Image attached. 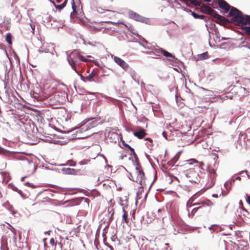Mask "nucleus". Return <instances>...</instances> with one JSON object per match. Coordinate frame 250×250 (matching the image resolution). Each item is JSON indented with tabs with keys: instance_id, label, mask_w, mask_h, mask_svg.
<instances>
[{
	"instance_id": "nucleus-8",
	"label": "nucleus",
	"mask_w": 250,
	"mask_h": 250,
	"mask_svg": "<svg viewBox=\"0 0 250 250\" xmlns=\"http://www.w3.org/2000/svg\"><path fill=\"white\" fill-rule=\"evenodd\" d=\"M218 5L219 7L224 10V13H227L229 10L231 9L232 6H230L225 0H219L218 1Z\"/></svg>"
},
{
	"instance_id": "nucleus-25",
	"label": "nucleus",
	"mask_w": 250,
	"mask_h": 250,
	"mask_svg": "<svg viewBox=\"0 0 250 250\" xmlns=\"http://www.w3.org/2000/svg\"><path fill=\"white\" fill-rule=\"evenodd\" d=\"M122 144L124 146L127 147L130 150L132 155L135 153L134 148L131 147L129 145L126 144L124 141H122Z\"/></svg>"
},
{
	"instance_id": "nucleus-10",
	"label": "nucleus",
	"mask_w": 250,
	"mask_h": 250,
	"mask_svg": "<svg viewBox=\"0 0 250 250\" xmlns=\"http://www.w3.org/2000/svg\"><path fill=\"white\" fill-rule=\"evenodd\" d=\"M13 96V93L11 91V89L4 87V93L3 94V97L6 101V103H10L12 102L11 97Z\"/></svg>"
},
{
	"instance_id": "nucleus-60",
	"label": "nucleus",
	"mask_w": 250,
	"mask_h": 250,
	"mask_svg": "<svg viewBox=\"0 0 250 250\" xmlns=\"http://www.w3.org/2000/svg\"><path fill=\"white\" fill-rule=\"evenodd\" d=\"M26 177H22L21 178V181H23L24 180V179Z\"/></svg>"
},
{
	"instance_id": "nucleus-11",
	"label": "nucleus",
	"mask_w": 250,
	"mask_h": 250,
	"mask_svg": "<svg viewBox=\"0 0 250 250\" xmlns=\"http://www.w3.org/2000/svg\"><path fill=\"white\" fill-rule=\"evenodd\" d=\"M61 171L65 174L76 175L78 173L79 170L69 167H63L62 168Z\"/></svg>"
},
{
	"instance_id": "nucleus-59",
	"label": "nucleus",
	"mask_w": 250,
	"mask_h": 250,
	"mask_svg": "<svg viewBox=\"0 0 250 250\" xmlns=\"http://www.w3.org/2000/svg\"><path fill=\"white\" fill-rule=\"evenodd\" d=\"M50 231H51L50 230H49V231H45V232H44V234H45V235H46V234H49V233H50Z\"/></svg>"
},
{
	"instance_id": "nucleus-61",
	"label": "nucleus",
	"mask_w": 250,
	"mask_h": 250,
	"mask_svg": "<svg viewBox=\"0 0 250 250\" xmlns=\"http://www.w3.org/2000/svg\"><path fill=\"white\" fill-rule=\"evenodd\" d=\"M229 38H225V37H222V39H221V40H226L227 39H228Z\"/></svg>"
},
{
	"instance_id": "nucleus-28",
	"label": "nucleus",
	"mask_w": 250,
	"mask_h": 250,
	"mask_svg": "<svg viewBox=\"0 0 250 250\" xmlns=\"http://www.w3.org/2000/svg\"><path fill=\"white\" fill-rule=\"evenodd\" d=\"M6 42L9 44H12V37L10 33H7L6 36V39H5Z\"/></svg>"
},
{
	"instance_id": "nucleus-50",
	"label": "nucleus",
	"mask_w": 250,
	"mask_h": 250,
	"mask_svg": "<svg viewBox=\"0 0 250 250\" xmlns=\"http://www.w3.org/2000/svg\"><path fill=\"white\" fill-rule=\"evenodd\" d=\"M162 135L166 140H167V133L166 131H164L162 132Z\"/></svg>"
},
{
	"instance_id": "nucleus-52",
	"label": "nucleus",
	"mask_w": 250,
	"mask_h": 250,
	"mask_svg": "<svg viewBox=\"0 0 250 250\" xmlns=\"http://www.w3.org/2000/svg\"><path fill=\"white\" fill-rule=\"evenodd\" d=\"M246 201L247 203H248L250 205V195L247 196V198L246 199Z\"/></svg>"
},
{
	"instance_id": "nucleus-54",
	"label": "nucleus",
	"mask_w": 250,
	"mask_h": 250,
	"mask_svg": "<svg viewBox=\"0 0 250 250\" xmlns=\"http://www.w3.org/2000/svg\"><path fill=\"white\" fill-rule=\"evenodd\" d=\"M139 85H140L141 87H143V86H145V83H144V82H141V83H140V84Z\"/></svg>"
},
{
	"instance_id": "nucleus-4",
	"label": "nucleus",
	"mask_w": 250,
	"mask_h": 250,
	"mask_svg": "<svg viewBox=\"0 0 250 250\" xmlns=\"http://www.w3.org/2000/svg\"><path fill=\"white\" fill-rule=\"evenodd\" d=\"M38 45L42 44V45L38 47V51L39 53H50V55H51L52 58L53 60H55L57 57L58 54L55 51V49L52 47V51H50L49 49L46 48L47 43H42V42L40 40H38Z\"/></svg>"
},
{
	"instance_id": "nucleus-27",
	"label": "nucleus",
	"mask_w": 250,
	"mask_h": 250,
	"mask_svg": "<svg viewBox=\"0 0 250 250\" xmlns=\"http://www.w3.org/2000/svg\"><path fill=\"white\" fill-rule=\"evenodd\" d=\"M231 186L228 185V186L227 187H224L226 188V191H222L221 194H223V196L227 195V194L228 193V192L231 189Z\"/></svg>"
},
{
	"instance_id": "nucleus-64",
	"label": "nucleus",
	"mask_w": 250,
	"mask_h": 250,
	"mask_svg": "<svg viewBox=\"0 0 250 250\" xmlns=\"http://www.w3.org/2000/svg\"><path fill=\"white\" fill-rule=\"evenodd\" d=\"M212 196L213 197H218L217 194H214L212 195Z\"/></svg>"
},
{
	"instance_id": "nucleus-46",
	"label": "nucleus",
	"mask_w": 250,
	"mask_h": 250,
	"mask_svg": "<svg viewBox=\"0 0 250 250\" xmlns=\"http://www.w3.org/2000/svg\"><path fill=\"white\" fill-rule=\"evenodd\" d=\"M247 172H248V171L247 170H245V171L243 170V171L239 172V174L242 175L244 173H245V174L247 175L248 178H250V176L248 174Z\"/></svg>"
},
{
	"instance_id": "nucleus-40",
	"label": "nucleus",
	"mask_w": 250,
	"mask_h": 250,
	"mask_svg": "<svg viewBox=\"0 0 250 250\" xmlns=\"http://www.w3.org/2000/svg\"><path fill=\"white\" fill-rule=\"evenodd\" d=\"M7 204L8 205V209L12 212L13 214H15L16 213V211L13 210V207L12 205H10L8 203H7Z\"/></svg>"
},
{
	"instance_id": "nucleus-48",
	"label": "nucleus",
	"mask_w": 250,
	"mask_h": 250,
	"mask_svg": "<svg viewBox=\"0 0 250 250\" xmlns=\"http://www.w3.org/2000/svg\"><path fill=\"white\" fill-rule=\"evenodd\" d=\"M131 77H132V78H133V80H134V81H135V82H136V83L138 85H139V84H140V82H139V80H138V79H137L135 78L134 77V76H133L132 75H131Z\"/></svg>"
},
{
	"instance_id": "nucleus-33",
	"label": "nucleus",
	"mask_w": 250,
	"mask_h": 250,
	"mask_svg": "<svg viewBox=\"0 0 250 250\" xmlns=\"http://www.w3.org/2000/svg\"><path fill=\"white\" fill-rule=\"evenodd\" d=\"M90 161V159H83V160L81 161L79 163V164L81 166L85 165H87Z\"/></svg>"
},
{
	"instance_id": "nucleus-37",
	"label": "nucleus",
	"mask_w": 250,
	"mask_h": 250,
	"mask_svg": "<svg viewBox=\"0 0 250 250\" xmlns=\"http://www.w3.org/2000/svg\"><path fill=\"white\" fill-rule=\"evenodd\" d=\"M144 46L145 48L149 50V51H151V50H153V47H154L155 46L152 45L151 44H147L146 45H145Z\"/></svg>"
},
{
	"instance_id": "nucleus-13",
	"label": "nucleus",
	"mask_w": 250,
	"mask_h": 250,
	"mask_svg": "<svg viewBox=\"0 0 250 250\" xmlns=\"http://www.w3.org/2000/svg\"><path fill=\"white\" fill-rule=\"evenodd\" d=\"M146 134L145 129L141 127L139 128V130L133 132V135L140 139L143 138Z\"/></svg>"
},
{
	"instance_id": "nucleus-55",
	"label": "nucleus",
	"mask_w": 250,
	"mask_h": 250,
	"mask_svg": "<svg viewBox=\"0 0 250 250\" xmlns=\"http://www.w3.org/2000/svg\"><path fill=\"white\" fill-rule=\"evenodd\" d=\"M146 140L149 141L150 142H152V140L150 138H146L145 139Z\"/></svg>"
},
{
	"instance_id": "nucleus-36",
	"label": "nucleus",
	"mask_w": 250,
	"mask_h": 250,
	"mask_svg": "<svg viewBox=\"0 0 250 250\" xmlns=\"http://www.w3.org/2000/svg\"><path fill=\"white\" fill-rule=\"evenodd\" d=\"M71 167H75L76 165V163L73 160H69L67 161V164Z\"/></svg>"
},
{
	"instance_id": "nucleus-38",
	"label": "nucleus",
	"mask_w": 250,
	"mask_h": 250,
	"mask_svg": "<svg viewBox=\"0 0 250 250\" xmlns=\"http://www.w3.org/2000/svg\"><path fill=\"white\" fill-rule=\"evenodd\" d=\"M243 29L247 34L250 35V26H244Z\"/></svg>"
},
{
	"instance_id": "nucleus-34",
	"label": "nucleus",
	"mask_w": 250,
	"mask_h": 250,
	"mask_svg": "<svg viewBox=\"0 0 250 250\" xmlns=\"http://www.w3.org/2000/svg\"><path fill=\"white\" fill-rule=\"evenodd\" d=\"M202 7L204 8L209 14L210 12H213V9L209 6L203 5Z\"/></svg>"
},
{
	"instance_id": "nucleus-44",
	"label": "nucleus",
	"mask_w": 250,
	"mask_h": 250,
	"mask_svg": "<svg viewBox=\"0 0 250 250\" xmlns=\"http://www.w3.org/2000/svg\"><path fill=\"white\" fill-rule=\"evenodd\" d=\"M81 61H83V62H87L88 61V60L85 58L83 56H82L81 55V57H80V62Z\"/></svg>"
},
{
	"instance_id": "nucleus-22",
	"label": "nucleus",
	"mask_w": 250,
	"mask_h": 250,
	"mask_svg": "<svg viewBox=\"0 0 250 250\" xmlns=\"http://www.w3.org/2000/svg\"><path fill=\"white\" fill-rule=\"evenodd\" d=\"M145 173L144 172H142L141 173L140 175H139V180L137 179L136 181V182H139V184L141 185H142V182L143 180H145Z\"/></svg>"
},
{
	"instance_id": "nucleus-15",
	"label": "nucleus",
	"mask_w": 250,
	"mask_h": 250,
	"mask_svg": "<svg viewBox=\"0 0 250 250\" xmlns=\"http://www.w3.org/2000/svg\"><path fill=\"white\" fill-rule=\"evenodd\" d=\"M152 50L154 51V56L159 57L162 54L163 49L158 46H155Z\"/></svg>"
},
{
	"instance_id": "nucleus-7",
	"label": "nucleus",
	"mask_w": 250,
	"mask_h": 250,
	"mask_svg": "<svg viewBox=\"0 0 250 250\" xmlns=\"http://www.w3.org/2000/svg\"><path fill=\"white\" fill-rule=\"evenodd\" d=\"M249 245L247 242L240 241L238 243H234L231 250H248Z\"/></svg>"
},
{
	"instance_id": "nucleus-24",
	"label": "nucleus",
	"mask_w": 250,
	"mask_h": 250,
	"mask_svg": "<svg viewBox=\"0 0 250 250\" xmlns=\"http://www.w3.org/2000/svg\"><path fill=\"white\" fill-rule=\"evenodd\" d=\"M95 76V74L94 73V70L89 74L88 76L85 77V79L89 82L93 81V77Z\"/></svg>"
},
{
	"instance_id": "nucleus-3",
	"label": "nucleus",
	"mask_w": 250,
	"mask_h": 250,
	"mask_svg": "<svg viewBox=\"0 0 250 250\" xmlns=\"http://www.w3.org/2000/svg\"><path fill=\"white\" fill-rule=\"evenodd\" d=\"M67 61L71 68L77 74H79V71L77 70L76 67L80 64V59L81 55L77 50L72 51L70 54L66 52Z\"/></svg>"
},
{
	"instance_id": "nucleus-5",
	"label": "nucleus",
	"mask_w": 250,
	"mask_h": 250,
	"mask_svg": "<svg viewBox=\"0 0 250 250\" xmlns=\"http://www.w3.org/2000/svg\"><path fill=\"white\" fill-rule=\"evenodd\" d=\"M128 15L129 19L136 21L147 23L149 21L148 18L143 17L131 10H128Z\"/></svg>"
},
{
	"instance_id": "nucleus-20",
	"label": "nucleus",
	"mask_w": 250,
	"mask_h": 250,
	"mask_svg": "<svg viewBox=\"0 0 250 250\" xmlns=\"http://www.w3.org/2000/svg\"><path fill=\"white\" fill-rule=\"evenodd\" d=\"M67 0H64V1L62 4L59 5L55 4V7L56 8V9L61 11L66 6V4L67 3Z\"/></svg>"
},
{
	"instance_id": "nucleus-63",
	"label": "nucleus",
	"mask_w": 250,
	"mask_h": 250,
	"mask_svg": "<svg viewBox=\"0 0 250 250\" xmlns=\"http://www.w3.org/2000/svg\"><path fill=\"white\" fill-rule=\"evenodd\" d=\"M236 180H241V178H240V177L238 176V177H237L236 178Z\"/></svg>"
},
{
	"instance_id": "nucleus-45",
	"label": "nucleus",
	"mask_w": 250,
	"mask_h": 250,
	"mask_svg": "<svg viewBox=\"0 0 250 250\" xmlns=\"http://www.w3.org/2000/svg\"><path fill=\"white\" fill-rule=\"evenodd\" d=\"M242 211H243V215L244 216H247L249 214V212L246 209H244V208L242 209Z\"/></svg>"
},
{
	"instance_id": "nucleus-23",
	"label": "nucleus",
	"mask_w": 250,
	"mask_h": 250,
	"mask_svg": "<svg viewBox=\"0 0 250 250\" xmlns=\"http://www.w3.org/2000/svg\"><path fill=\"white\" fill-rule=\"evenodd\" d=\"M122 209L124 212V214L122 216L123 220H124L126 223H128L129 220L127 218V215L126 213L125 209L124 207L122 208Z\"/></svg>"
},
{
	"instance_id": "nucleus-9",
	"label": "nucleus",
	"mask_w": 250,
	"mask_h": 250,
	"mask_svg": "<svg viewBox=\"0 0 250 250\" xmlns=\"http://www.w3.org/2000/svg\"><path fill=\"white\" fill-rule=\"evenodd\" d=\"M114 62L118 64L124 70H126L128 68V64L120 58L116 56L114 57Z\"/></svg>"
},
{
	"instance_id": "nucleus-31",
	"label": "nucleus",
	"mask_w": 250,
	"mask_h": 250,
	"mask_svg": "<svg viewBox=\"0 0 250 250\" xmlns=\"http://www.w3.org/2000/svg\"><path fill=\"white\" fill-rule=\"evenodd\" d=\"M234 179H230L228 181H226L224 184V187H227L228 185L232 186L234 183Z\"/></svg>"
},
{
	"instance_id": "nucleus-29",
	"label": "nucleus",
	"mask_w": 250,
	"mask_h": 250,
	"mask_svg": "<svg viewBox=\"0 0 250 250\" xmlns=\"http://www.w3.org/2000/svg\"><path fill=\"white\" fill-rule=\"evenodd\" d=\"M145 53L150 55V57L152 58H154V59L158 58L157 56H154V51L152 50H151V51H146L145 52Z\"/></svg>"
},
{
	"instance_id": "nucleus-51",
	"label": "nucleus",
	"mask_w": 250,
	"mask_h": 250,
	"mask_svg": "<svg viewBox=\"0 0 250 250\" xmlns=\"http://www.w3.org/2000/svg\"><path fill=\"white\" fill-rule=\"evenodd\" d=\"M239 91H240V92H242V91H245V90H246V88H245L243 87H242V86H241L239 87Z\"/></svg>"
},
{
	"instance_id": "nucleus-47",
	"label": "nucleus",
	"mask_w": 250,
	"mask_h": 250,
	"mask_svg": "<svg viewBox=\"0 0 250 250\" xmlns=\"http://www.w3.org/2000/svg\"><path fill=\"white\" fill-rule=\"evenodd\" d=\"M78 75L79 76H80V79H81L82 81H83V82H85V80H86V79H85V77H83L82 74H81L80 73H79V74H78Z\"/></svg>"
},
{
	"instance_id": "nucleus-17",
	"label": "nucleus",
	"mask_w": 250,
	"mask_h": 250,
	"mask_svg": "<svg viewBox=\"0 0 250 250\" xmlns=\"http://www.w3.org/2000/svg\"><path fill=\"white\" fill-rule=\"evenodd\" d=\"M10 188L14 191L17 192L22 198H24V196L23 194L22 191L19 189L17 187L12 184H9Z\"/></svg>"
},
{
	"instance_id": "nucleus-21",
	"label": "nucleus",
	"mask_w": 250,
	"mask_h": 250,
	"mask_svg": "<svg viewBox=\"0 0 250 250\" xmlns=\"http://www.w3.org/2000/svg\"><path fill=\"white\" fill-rule=\"evenodd\" d=\"M190 11L191 13V15L195 19H204L206 18V16L205 15H199L194 12H192L191 11Z\"/></svg>"
},
{
	"instance_id": "nucleus-58",
	"label": "nucleus",
	"mask_w": 250,
	"mask_h": 250,
	"mask_svg": "<svg viewBox=\"0 0 250 250\" xmlns=\"http://www.w3.org/2000/svg\"><path fill=\"white\" fill-rule=\"evenodd\" d=\"M226 98L227 99H231L232 98L231 97H229L228 96H225V97H224L223 99H225V98Z\"/></svg>"
},
{
	"instance_id": "nucleus-6",
	"label": "nucleus",
	"mask_w": 250,
	"mask_h": 250,
	"mask_svg": "<svg viewBox=\"0 0 250 250\" xmlns=\"http://www.w3.org/2000/svg\"><path fill=\"white\" fill-rule=\"evenodd\" d=\"M186 176L191 183H198L200 181L199 174L194 169L187 170Z\"/></svg>"
},
{
	"instance_id": "nucleus-57",
	"label": "nucleus",
	"mask_w": 250,
	"mask_h": 250,
	"mask_svg": "<svg viewBox=\"0 0 250 250\" xmlns=\"http://www.w3.org/2000/svg\"><path fill=\"white\" fill-rule=\"evenodd\" d=\"M88 44H89V45H91V46H94V45L93 44L92 42H87V43Z\"/></svg>"
},
{
	"instance_id": "nucleus-43",
	"label": "nucleus",
	"mask_w": 250,
	"mask_h": 250,
	"mask_svg": "<svg viewBox=\"0 0 250 250\" xmlns=\"http://www.w3.org/2000/svg\"><path fill=\"white\" fill-rule=\"evenodd\" d=\"M49 243L52 246H55L56 245V243H55V240L53 238L50 239V241H49Z\"/></svg>"
},
{
	"instance_id": "nucleus-53",
	"label": "nucleus",
	"mask_w": 250,
	"mask_h": 250,
	"mask_svg": "<svg viewBox=\"0 0 250 250\" xmlns=\"http://www.w3.org/2000/svg\"><path fill=\"white\" fill-rule=\"evenodd\" d=\"M117 238L116 235H114L111 237V239L113 241H115V240Z\"/></svg>"
},
{
	"instance_id": "nucleus-1",
	"label": "nucleus",
	"mask_w": 250,
	"mask_h": 250,
	"mask_svg": "<svg viewBox=\"0 0 250 250\" xmlns=\"http://www.w3.org/2000/svg\"><path fill=\"white\" fill-rule=\"evenodd\" d=\"M231 17V21L235 22L238 25H244L248 23L250 25V16L244 15L235 7H232L229 13Z\"/></svg>"
},
{
	"instance_id": "nucleus-49",
	"label": "nucleus",
	"mask_w": 250,
	"mask_h": 250,
	"mask_svg": "<svg viewBox=\"0 0 250 250\" xmlns=\"http://www.w3.org/2000/svg\"><path fill=\"white\" fill-rule=\"evenodd\" d=\"M198 194V192H197L196 193H195V194H194L190 199V200L193 201H194L195 198H196V195H197Z\"/></svg>"
},
{
	"instance_id": "nucleus-39",
	"label": "nucleus",
	"mask_w": 250,
	"mask_h": 250,
	"mask_svg": "<svg viewBox=\"0 0 250 250\" xmlns=\"http://www.w3.org/2000/svg\"><path fill=\"white\" fill-rule=\"evenodd\" d=\"M240 46L246 47L250 50V44L248 42H242Z\"/></svg>"
},
{
	"instance_id": "nucleus-30",
	"label": "nucleus",
	"mask_w": 250,
	"mask_h": 250,
	"mask_svg": "<svg viewBox=\"0 0 250 250\" xmlns=\"http://www.w3.org/2000/svg\"><path fill=\"white\" fill-rule=\"evenodd\" d=\"M219 228V226L217 225L214 224L212 225L211 226L208 227V229L210 230H212L213 231H218V229Z\"/></svg>"
},
{
	"instance_id": "nucleus-42",
	"label": "nucleus",
	"mask_w": 250,
	"mask_h": 250,
	"mask_svg": "<svg viewBox=\"0 0 250 250\" xmlns=\"http://www.w3.org/2000/svg\"><path fill=\"white\" fill-rule=\"evenodd\" d=\"M72 9H73V12L77 13L76 10V5H75V2H74V0H72Z\"/></svg>"
},
{
	"instance_id": "nucleus-2",
	"label": "nucleus",
	"mask_w": 250,
	"mask_h": 250,
	"mask_svg": "<svg viewBox=\"0 0 250 250\" xmlns=\"http://www.w3.org/2000/svg\"><path fill=\"white\" fill-rule=\"evenodd\" d=\"M99 122H98V121H97L96 120H91L88 121L87 122V123H86V129H85L84 126H83L81 129H80L79 128H76L72 129L71 130H69L68 132H74V131L76 130L75 133H74L73 134V136L72 138V139L87 138L88 137H89L90 135L86 136H83L81 134V130H83L84 131L87 130L91 128H93V127H94L97 126L99 125Z\"/></svg>"
},
{
	"instance_id": "nucleus-18",
	"label": "nucleus",
	"mask_w": 250,
	"mask_h": 250,
	"mask_svg": "<svg viewBox=\"0 0 250 250\" xmlns=\"http://www.w3.org/2000/svg\"><path fill=\"white\" fill-rule=\"evenodd\" d=\"M209 176L211 180V183H214V180L217 175L214 169H211L209 171Z\"/></svg>"
},
{
	"instance_id": "nucleus-16",
	"label": "nucleus",
	"mask_w": 250,
	"mask_h": 250,
	"mask_svg": "<svg viewBox=\"0 0 250 250\" xmlns=\"http://www.w3.org/2000/svg\"><path fill=\"white\" fill-rule=\"evenodd\" d=\"M213 17L216 18L219 21L222 22L224 21L223 17L220 15L218 14L216 11L213 10V12L209 13Z\"/></svg>"
},
{
	"instance_id": "nucleus-32",
	"label": "nucleus",
	"mask_w": 250,
	"mask_h": 250,
	"mask_svg": "<svg viewBox=\"0 0 250 250\" xmlns=\"http://www.w3.org/2000/svg\"><path fill=\"white\" fill-rule=\"evenodd\" d=\"M134 158L135 159V162H133L134 165L136 167H139V159L137 157V156L136 153H134L133 154Z\"/></svg>"
},
{
	"instance_id": "nucleus-14",
	"label": "nucleus",
	"mask_w": 250,
	"mask_h": 250,
	"mask_svg": "<svg viewBox=\"0 0 250 250\" xmlns=\"http://www.w3.org/2000/svg\"><path fill=\"white\" fill-rule=\"evenodd\" d=\"M165 229L166 232L169 234L173 233L175 235L178 233V231H176L173 225L171 223H169V224L167 226V228Z\"/></svg>"
},
{
	"instance_id": "nucleus-12",
	"label": "nucleus",
	"mask_w": 250,
	"mask_h": 250,
	"mask_svg": "<svg viewBox=\"0 0 250 250\" xmlns=\"http://www.w3.org/2000/svg\"><path fill=\"white\" fill-rule=\"evenodd\" d=\"M209 203H211L212 204V203L209 200H202L200 202L195 203L193 204V206H199V207L194 208L193 210H197L198 209H199L202 207L208 206H209Z\"/></svg>"
},
{
	"instance_id": "nucleus-62",
	"label": "nucleus",
	"mask_w": 250,
	"mask_h": 250,
	"mask_svg": "<svg viewBox=\"0 0 250 250\" xmlns=\"http://www.w3.org/2000/svg\"><path fill=\"white\" fill-rule=\"evenodd\" d=\"M171 161H172L173 163H175L176 162V160L175 159V158L172 159Z\"/></svg>"
},
{
	"instance_id": "nucleus-35",
	"label": "nucleus",
	"mask_w": 250,
	"mask_h": 250,
	"mask_svg": "<svg viewBox=\"0 0 250 250\" xmlns=\"http://www.w3.org/2000/svg\"><path fill=\"white\" fill-rule=\"evenodd\" d=\"M135 169H136V173L137 174V179L138 180H139V175H140L142 172H144L143 170L141 169L139 167H135Z\"/></svg>"
},
{
	"instance_id": "nucleus-19",
	"label": "nucleus",
	"mask_w": 250,
	"mask_h": 250,
	"mask_svg": "<svg viewBox=\"0 0 250 250\" xmlns=\"http://www.w3.org/2000/svg\"><path fill=\"white\" fill-rule=\"evenodd\" d=\"M198 59L200 60H204L208 59V52H204L202 54H199L198 55Z\"/></svg>"
},
{
	"instance_id": "nucleus-41",
	"label": "nucleus",
	"mask_w": 250,
	"mask_h": 250,
	"mask_svg": "<svg viewBox=\"0 0 250 250\" xmlns=\"http://www.w3.org/2000/svg\"><path fill=\"white\" fill-rule=\"evenodd\" d=\"M24 185L25 186H28L33 188H35L36 187V186L35 185H34V184H33L32 183H30L28 182H27L26 183H24Z\"/></svg>"
},
{
	"instance_id": "nucleus-56",
	"label": "nucleus",
	"mask_w": 250,
	"mask_h": 250,
	"mask_svg": "<svg viewBox=\"0 0 250 250\" xmlns=\"http://www.w3.org/2000/svg\"><path fill=\"white\" fill-rule=\"evenodd\" d=\"M104 243L105 245L107 246L108 247L111 248V247L110 246L108 245L107 244L105 243V238L104 239Z\"/></svg>"
},
{
	"instance_id": "nucleus-26",
	"label": "nucleus",
	"mask_w": 250,
	"mask_h": 250,
	"mask_svg": "<svg viewBox=\"0 0 250 250\" xmlns=\"http://www.w3.org/2000/svg\"><path fill=\"white\" fill-rule=\"evenodd\" d=\"M164 56L167 57H171L175 58V56L172 55L171 53L168 52L166 50L163 49V53Z\"/></svg>"
}]
</instances>
